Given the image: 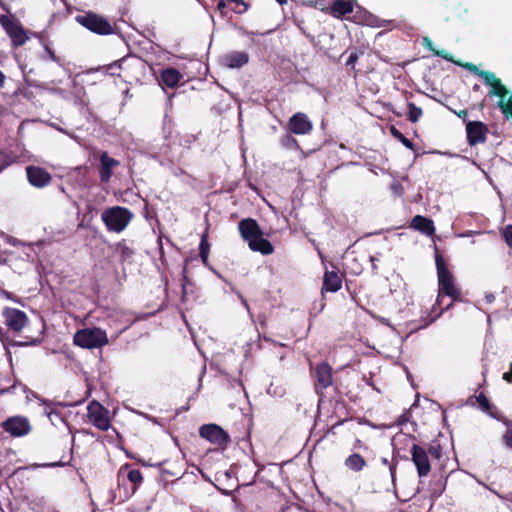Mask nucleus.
Here are the masks:
<instances>
[{
	"label": "nucleus",
	"mask_w": 512,
	"mask_h": 512,
	"mask_svg": "<svg viewBox=\"0 0 512 512\" xmlns=\"http://www.w3.org/2000/svg\"><path fill=\"white\" fill-rule=\"evenodd\" d=\"M435 265L437 270L438 287L439 292L436 299V303L432 308V312H436V306L439 307V312L435 315L431 313L427 314L419 320V324L416 321H411L408 324L409 333H416L419 330L428 327L430 324L436 321L444 310H448L454 302L463 300L461 289L455 284V278L452 272L449 270L448 265L442 256L438 252L435 246Z\"/></svg>",
	"instance_id": "1"
},
{
	"label": "nucleus",
	"mask_w": 512,
	"mask_h": 512,
	"mask_svg": "<svg viewBox=\"0 0 512 512\" xmlns=\"http://www.w3.org/2000/svg\"><path fill=\"white\" fill-rule=\"evenodd\" d=\"M238 230L241 238L247 242L252 251L263 255H270L274 252V246L263 237V231L255 219L244 218L240 220Z\"/></svg>",
	"instance_id": "2"
},
{
	"label": "nucleus",
	"mask_w": 512,
	"mask_h": 512,
	"mask_svg": "<svg viewBox=\"0 0 512 512\" xmlns=\"http://www.w3.org/2000/svg\"><path fill=\"white\" fill-rule=\"evenodd\" d=\"M309 365L314 391L320 399L326 397V390L329 388H333L336 392L339 391L334 379V369L328 362L322 361L313 365L310 361Z\"/></svg>",
	"instance_id": "3"
},
{
	"label": "nucleus",
	"mask_w": 512,
	"mask_h": 512,
	"mask_svg": "<svg viewBox=\"0 0 512 512\" xmlns=\"http://www.w3.org/2000/svg\"><path fill=\"white\" fill-rule=\"evenodd\" d=\"M117 65L119 70L117 77L121 78L123 82L129 85L140 82L145 76V61L138 56H125L118 60Z\"/></svg>",
	"instance_id": "4"
},
{
	"label": "nucleus",
	"mask_w": 512,
	"mask_h": 512,
	"mask_svg": "<svg viewBox=\"0 0 512 512\" xmlns=\"http://www.w3.org/2000/svg\"><path fill=\"white\" fill-rule=\"evenodd\" d=\"M75 21L88 31L100 36H108L115 33L114 26L106 17L90 10L77 14Z\"/></svg>",
	"instance_id": "5"
},
{
	"label": "nucleus",
	"mask_w": 512,
	"mask_h": 512,
	"mask_svg": "<svg viewBox=\"0 0 512 512\" xmlns=\"http://www.w3.org/2000/svg\"><path fill=\"white\" fill-rule=\"evenodd\" d=\"M133 217V213L128 208L122 206L106 208L101 214V219L107 230L115 233L124 231Z\"/></svg>",
	"instance_id": "6"
},
{
	"label": "nucleus",
	"mask_w": 512,
	"mask_h": 512,
	"mask_svg": "<svg viewBox=\"0 0 512 512\" xmlns=\"http://www.w3.org/2000/svg\"><path fill=\"white\" fill-rule=\"evenodd\" d=\"M326 11L337 19H347L356 23H361L362 15L366 13L356 0H334Z\"/></svg>",
	"instance_id": "7"
},
{
	"label": "nucleus",
	"mask_w": 512,
	"mask_h": 512,
	"mask_svg": "<svg viewBox=\"0 0 512 512\" xmlns=\"http://www.w3.org/2000/svg\"><path fill=\"white\" fill-rule=\"evenodd\" d=\"M73 341L75 345L86 349L100 348L108 344L106 332L97 327L78 330Z\"/></svg>",
	"instance_id": "8"
},
{
	"label": "nucleus",
	"mask_w": 512,
	"mask_h": 512,
	"mask_svg": "<svg viewBox=\"0 0 512 512\" xmlns=\"http://www.w3.org/2000/svg\"><path fill=\"white\" fill-rule=\"evenodd\" d=\"M0 24L11 39L13 47L23 46L28 40L27 32L18 19L1 15Z\"/></svg>",
	"instance_id": "9"
},
{
	"label": "nucleus",
	"mask_w": 512,
	"mask_h": 512,
	"mask_svg": "<svg viewBox=\"0 0 512 512\" xmlns=\"http://www.w3.org/2000/svg\"><path fill=\"white\" fill-rule=\"evenodd\" d=\"M199 435L222 450H224L231 441L229 434L222 427L214 423L202 425L199 428Z\"/></svg>",
	"instance_id": "10"
},
{
	"label": "nucleus",
	"mask_w": 512,
	"mask_h": 512,
	"mask_svg": "<svg viewBox=\"0 0 512 512\" xmlns=\"http://www.w3.org/2000/svg\"><path fill=\"white\" fill-rule=\"evenodd\" d=\"M1 428L5 433L13 438L24 437L32 430L29 419L21 415L8 417L1 423Z\"/></svg>",
	"instance_id": "11"
},
{
	"label": "nucleus",
	"mask_w": 512,
	"mask_h": 512,
	"mask_svg": "<svg viewBox=\"0 0 512 512\" xmlns=\"http://www.w3.org/2000/svg\"><path fill=\"white\" fill-rule=\"evenodd\" d=\"M87 417L89 422L101 431H107L111 427L109 410L97 401L88 404Z\"/></svg>",
	"instance_id": "12"
},
{
	"label": "nucleus",
	"mask_w": 512,
	"mask_h": 512,
	"mask_svg": "<svg viewBox=\"0 0 512 512\" xmlns=\"http://www.w3.org/2000/svg\"><path fill=\"white\" fill-rule=\"evenodd\" d=\"M2 316L5 325L14 333H20L29 322L26 313L16 308L5 307Z\"/></svg>",
	"instance_id": "13"
},
{
	"label": "nucleus",
	"mask_w": 512,
	"mask_h": 512,
	"mask_svg": "<svg viewBox=\"0 0 512 512\" xmlns=\"http://www.w3.org/2000/svg\"><path fill=\"white\" fill-rule=\"evenodd\" d=\"M120 165V161L111 157L107 151H101L99 154L98 176L101 185L110 183L115 168Z\"/></svg>",
	"instance_id": "14"
},
{
	"label": "nucleus",
	"mask_w": 512,
	"mask_h": 512,
	"mask_svg": "<svg viewBox=\"0 0 512 512\" xmlns=\"http://www.w3.org/2000/svg\"><path fill=\"white\" fill-rule=\"evenodd\" d=\"M410 453L411 460L416 467L418 476H428L431 472V464L427 450L418 444H413L410 449Z\"/></svg>",
	"instance_id": "15"
},
{
	"label": "nucleus",
	"mask_w": 512,
	"mask_h": 512,
	"mask_svg": "<svg viewBox=\"0 0 512 512\" xmlns=\"http://www.w3.org/2000/svg\"><path fill=\"white\" fill-rule=\"evenodd\" d=\"M488 126L481 121H467L466 139L470 146L484 144L487 141Z\"/></svg>",
	"instance_id": "16"
},
{
	"label": "nucleus",
	"mask_w": 512,
	"mask_h": 512,
	"mask_svg": "<svg viewBox=\"0 0 512 512\" xmlns=\"http://www.w3.org/2000/svg\"><path fill=\"white\" fill-rule=\"evenodd\" d=\"M127 480L131 483V494H134L143 483V475L137 468H132L128 463L122 465L117 473L118 485Z\"/></svg>",
	"instance_id": "17"
},
{
	"label": "nucleus",
	"mask_w": 512,
	"mask_h": 512,
	"mask_svg": "<svg viewBox=\"0 0 512 512\" xmlns=\"http://www.w3.org/2000/svg\"><path fill=\"white\" fill-rule=\"evenodd\" d=\"M313 129V123L305 113L297 112L289 118L288 130L292 134L306 135Z\"/></svg>",
	"instance_id": "18"
},
{
	"label": "nucleus",
	"mask_w": 512,
	"mask_h": 512,
	"mask_svg": "<svg viewBox=\"0 0 512 512\" xmlns=\"http://www.w3.org/2000/svg\"><path fill=\"white\" fill-rule=\"evenodd\" d=\"M333 270H326L323 276L321 294L325 292L335 293L342 288L344 274H340L338 267L331 263Z\"/></svg>",
	"instance_id": "19"
},
{
	"label": "nucleus",
	"mask_w": 512,
	"mask_h": 512,
	"mask_svg": "<svg viewBox=\"0 0 512 512\" xmlns=\"http://www.w3.org/2000/svg\"><path fill=\"white\" fill-rule=\"evenodd\" d=\"M26 174L29 183L36 188L46 187L52 181L51 174L45 168L39 166H27Z\"/></svg>",
	"instance_id": "20"
},
{
	"label": "nucleus",
	"mask_w": 512,
	"mask_h": 512,
	"mask_svg": "<svg viewBox=\"0 0 512 512\" xmlns=\"http://www.w3.org/2000/svg\"><path fill=\"white\" fill-rule=\"evenodd\" d=\"M483 81L486 85L492 88L489 93L490 95L498 97L499 101H505L509 91L500 78H497L496 75L490 71L488 73H483Z\"/></svg>",
	"instance_id": "21"
},
{
	"label": "nucleus",
	"mask_w": 512,
	"mask_h": 512,
	"mask_svg": "<svg viewBox=\"0 0 512 512\" xmlns=\"http://www.w3.org/2000/svg\"><path fill=\"white\" fill-rule=\"evenodd\" d=\"M249 55L244 51H233L223 56L222 62L228 68H240L247 64Z\"/></svg>",
	"instance_id": "22"
},
{
	"label": "nucleus",
	"mask_w": 512,
	"mask_h": 512,
	"mask_svg": "<svg viewBox=\"0 0 512 512\" xmlns=\"http://www.w3.org/2000/svg\"><path fill=\"white\" fill-rule=\"evenodd\" d=\"M410 227L427 236H433L435 234L434 222L422 215L414 216L411 220Z\"/></svg>",
	"instance_id": "23"
},
{
	"label": "nucleus",
	"mask_w": 512,
	"mask_h": 512,
	"mask_svg": "<svg viewBox=\"0 0 512 512\" xmlns=\"http://www.w3.org/2000/svg\"><path fill=\"white\" fill-rule=\"evenodd\" d=\"M115 252L118 254L119 263L122 266L126 263H132L135 251L127 245L124 239L115 244Z\"/></svg>",
	"instance_id": "24"
},
{
	"label": "nucleus",
	"mask_w": 512,
	"mask_h": 512,
	"mask_svg": "<svg viewBox=\"0 0 512 512\" xmlns=\"http://www.w3.org/2000/svg\"><path fill=\"white\" fill-rule=\"evenodd\" d=\"M160 78L164 85L175 88L182 79V74L175 68H165L161 71Z\"/></svg>",
	"instance_id": "25"
},
{
	"label": "nucleus",
	"mask_w": 512,
	"mask_h": 512,
	"mask_svg": "<svg viewBox=\"0 0 512 512\" xmlns=\"http://www.w3.org/2000/svg\"><path fill=\"white\" fill-rule=\"evenodd\" d=\"M344 464L349 470L359 472L366 466V460L359 453H353L345 459Z\"/></svg>",
	"instance_id": "26"
},
{
	"label": "nucleus",
	"mask_w": 512,
	"mask_h": 512,
	"mask_svg": "<svg viewBox=\"0 0 512 512\" xmlns=\"http://www.w3.org/2000/svg\"><path fill=\"white\" fill-rule=\"evenodd\" d=\"M160 469L162 479L168 481L171 477H179L180 469L176 470L175 467L167 460L157 464Z\"/></svg>",
	"instance_id": "27"
},
{
	"label": "nucleus",
	"mask_w": 512,
	"mask_h": 512,
	"mask_svg": "<svg viewBox=\"0 0 512 512\" xmlns=\"http://www.w3.org/2000/svg\"><path fill=\"white\" fill-rule=\"evenodd\" d=\"M445 487H446V480H444L442 477L432 480L430 482L429 488H428L431 498L432 499L439 498L445 491Z\"/></svg>",
	"instance_id": "28"
},
{
	"label": "nucleus",
	"mask_w": 512,
	"mask_h": 512,
	"mask_svg": "<svg viewBox=\"0 0 512 512\" xmlns=\"http://www.w3.org/2000/svg\"><path fill=\"white\" fill-rule=\"evenodd\" d=\"M210 252V243L208 241L207 234H203L201 236L200 244H199V256L201 258L202 263L207 266L208 265V256Z\"/></svg>",
	"instance_id": "29"
},
{
	"label": "nucleus",
	"mask_w": 512,
	"mask_h": 512,
	"mask_svg": "<svg viewBox=\"0 0 512 512\" xmlns=\"http://www.w3.org/2000/svg\"><path fill=\"white\" fill-rule=\"evenodd\" d=\"M424 46L429 49L435 56H439L449 62H454V59H453V56L446 52L445 50H436L434 47H433V43L432 41L428 38V37H425L424 38Z\"/></svg>",
	"instance_id": "30"
},
{
	"label": "nucleus",
	"mask_w": 512,
	"mask_h": 512,
	"mask_svg": "<svg viewBox=\"0 0 512 512\" xmlns=\"http://www.w3.org/2000/svg\"><path fill=\"white\" fill-rule=\"evenodd\" d=\"M497 106L505 118L512 120V94L507 100L498 101Z\"/></svg>",
	"instance_id": "31"
},
{
	"label": "nucleus",
	"mask_w": 512,
	"mask_h": 512,
	"mask_svg": "<svg viewBox=\"0 0 512 512\" xmlns=\"http://www.w3.org/2000/svg\"><path fill=\"white\" fill-rule=\"evenodd\" d=\"M408 120L412 123L417 122L423 115V111L420 107H417L413 102H408Z\"/></svg>",
	"instance_id": "32"
},
{
	"label": "nucleus",
	"mask_w": 512,
	"mask_h": 512,
	"mask_svg": "<svg viewBox=\"0 0 512 512\" xmlns=\"http://www.w3.org/2000/svg\"><path fill=\"white\" fill-rule=\"evenodd\" d=\"M44 50H45V55H42L41 56V59L42 60H51L53 62H55L56 64H58L59 66H63V60L56 55L55 51L47 44L45 43L44 45Z\"/></svg>",
	"instance_id": "33"
},
{
	"label": "nucleus",
	"mask_w": 512,
	"mask_h": 512,
	"mask_svg": "<svg viewBox=\"0 0 512 512\" xmlns=\"http://www.w3.org/2000/svg\"><path fill=\"white\" fill-rule=\"evenodd\" d=\"M390 134L395 139L400 141L405 147H407L409 149H413L414 144L412 143V141L409 140L408 138H406L395 126L390 127Z\"/></svg>",
	"instance_id": "34"
},
{
	"label": "nucleus",
	"mask_w": 512,
	"mask_h": 512,
	"mask_svg": "<svg viewBox=\"0 0 512 512\" xmlns=\"http://www.w3.org/2000/svg\"><path fill=\"white\" fill-rule=\"evenodd\" d=\"M426 450L428 452V455L431 456L433 459H441L443 449L438 441H432L431 443H429L428 448Z\"/></svg>",
	"instance_id": "35"
},
{
	"label": "nucleus",
	"mask_w": 512,
	"mask_h": 512,
	"mask_svg": "<svg viewBox=\"0 0 512 512\" xmlns=\"http://www.w3.org/2000/svg\"><path fill=\"white\" fill-rule=\"evenodd\" d=\"M473 398L483 412H490L492 405L483 392L479 393V395L474 396Z\"/></svg>",
	"instance_id": "36"
},
{
	"label": "nucleus",
	"mask_w": 512,
	"mask_h": 512,
	"mask_svg": "<svg viewBox=\"0 0 512 512\" xmlns=\"http://www.w3.org/2000/svg\"><path fill=\"white\" fill-rule=\"evenodd\" d=\"M281 144L287 149H298L299 148L298 141L291 134L283 135L281 138Z\"/></svg>",
	"instance_id": "37"
},
{
	"label": "nucleus",
	"mask_w": 512,
	"mask_h": 512,
	"mask_svg": "<svg viewBox=\"0 0 512 512\" xmlns=\"http://www.w3.org/2000/svg\"><path fill=\"white\" fill-rule=\"evenodd\" d=\"M190 283L189 277L187 275V265H185L183 269V276L181 280L182 286V294H181V302L185 303L187 301V285Z\"/></svg>",
	"instance_id": "38"
},
{
	"label": "nucleus",
	"mask_w": 512,
	"mask_h": 512,
	"mask_svg": "<svg viewBox=\"0 0 512 512\" xmlns=\"http://www.w3.org/2000/svg\"><path fill=\"white\" fill-rule=\"evenodd\" d=\"M12 156L6 151H0V172L12 164Z\"/></svg>",
	"instance_id": "39"
},
{
	"label": "nucleus",
	"mask_w": 512,
	"mask_h": 512,
	"mask_svg": "<svg viewBox=\"0 0 512 512\" xmlns=\"http://www.w3.org/2000/svg\"><path fill=\"white\" fill-rule=\"evenodd\" d=\"M453 63H456V61H454ZM458 65H460L459 62H457ZM462 67H464L465 69H467L468 71H470L471 73L481 77L483 79V73H488L489 71H484V70H480L475 64L473 63H465V64H461Z\"/></svg>",
	"instance_id": "40"
},
{
	"label": "nucleus",
	"mask_w": 512,
	"mask_h": 512,
	"mask_svg": "<svg viewBox=\"0 0 512 512\" xmlns=\"http://www.w3.org/2000/svg\"><path fill=\"white\" fill-rule=\"evenodd\" d=\"M363 54L362 51H357V50H353L349 57L347 58L346 60V67H350L351 69H355V65H356V62L358 61L359 59V56Z\"/></svg>",
	"instance_id": "41"
},
{
	"label": "nucleus",
	"mask_w": 512,
	"mask_h": 512,
	"mask_svg": "<svg viewBox=\"0 0 512 512\" xmlns=\"http://www.w3.org/2000/svg\"><path fill=\"white\" fill-rule=\"evenodd\" d=\"M118 60L117 61H114L108 65H104V66H101V67H98L97 69H91L89 72H92V71H101L103 74L105 75H109V71L111 70H118Z\"/></svg>",
	"instance_id": "42"
},
{
	"label": "nucleus",
	"mask_w": 512,
	"mask_h": 512,
	"mask_svg": "<svg viewBox=\"0 0 512 512\" xmlns=\"http://www.w3.org/2000/svg\"><path fill=\"white\" fill-rule=\"evenodd\" d=\"M502 236L508 247L512 248V224L507 225L502 230Z\"/></svg>",
	"instance_id": "43"
},
{
	"label": "nucleus",
	"mask_w": 512,
	"mask_h": 512,
	"mask_svg": "<svg viewBox=\"0 0 512 512\" xmlns=\"http://www.w3.org/2000/svg\"><path fill=\"white\" fill-rule=\"evenodd\" d=\"M382 462H383V464L388 465L392 481L394 482L395 481V476H396V469H397L398 461L392 460L391 462H389L386 458H383Z\"/></svg>",
	"instance_id": "44"
},
{
	"label": "nucleus",
	"mask_w": 512,
	"mask_h": 512,
	"mask_svg": "<svg viewBox=\"0 0 512 512\" xmlns=\"http://www.w3.org/2000/svg\"><path fill=\"white\" fill-rule=\"evenodd\" d=\"M227 1L229 3H235L237 6H242L241 9H238V10L234 9V12L239 13V14L246 12L250 6L244 0H227Z\"/></svg>",
	"instance_id": "45"
},
{
	"label": "nucleus",
	"mask_w": 512,
	"mask_h": 512,
	"mask_svg": "<svg viewBox=\"0 0 512 512\" xmlns=\"http://www.w3.org/2000/svg\"><path fill=\"white\" fill-rule=\"evenodd\" d=\"M40 342V338L39 337H29V336H26L25 337V341L23 342H19L17 343L18 346H28V345H36Z\"/></svg>",
	"instance_id": "46"
},
{
	"label": "nucleus",
	"mask_w": 512,
	"mask_h": 512,
	"mask_svg": "<svg viewBox=\"0 0 512 512\" xmlns=\"http://www.w3.org/2000/svg\"><path fill=\"white\" fill-rule=\"evenodd\" d=\"M503 443L506 447L512 449V429H508L503 435Z\"/></svg>",
	"instance_id": "47"
},
{
	"label": "nucleus",
	"mask_w": 512,
	"mask_h": 512,
	"mask_svg": "<svg viewBox=\"0 0 512 512\" xmlns=\"http://www.w3.org/2000/svg\"><path fill=\"white\" fill-rule=\"evenodd\" d=\"M227 3H229L227 0H219L217 3L216 10L221 14V16L226 15L225 8H226Z\"/></svg>",
	"instance_id": "48"
},
{
	"label": "nucleus",
	"mask_w": 512,
	"mask_h": 512,
	"mask_svg": "<svg viewBox=\"0 0 512 512\" xmlns=\"http://www.w3.org/2000/svg\"><path fill=\"white\" fill-rule=\"evenodd\" d=\"M452 112L454 114H456L460 119H462L465 123H467V121H469L467 119L468 118V111L466 109L460 110V111L452 110Z\"/></svg>",
	"instance_id": "49"
},
{
	"label": "nucleus",
	"mask_w": 512,
	"mask_h": 512,
	"mask_svg": "<svg viewBox=\"0 0 512 512\" xmlns=\"http://www.w3.org/2000/svg\"><path fill=\"white\" fill-rule=\"evenodd\" d=\"M502 379L508 383H512V363L509 365V371L503 373Z\"/></svg>",
	"instance_id": "50"
},
{
	"label": "nucleus",
	"mask_w": 512,
	"mask_h": 512,
	"mask_svg": "<svg viewBox=\"0 0 512 512\" xmlns=\"http://www.w3.org/2000/svg\"><path fill=\"white\" fill-rule=\"evenodd\" d=\"M144 217H145L146 219H151V218H152V215H151V213H150V210H149V208H148V205H147V204H146L145 209H144Z\"/></svg>",
	"instance_id": "51"
},
{
	"label": "nucleus",
	"mask_w": 512,
	"mask_h": 512,
	"mask_svg": "<svg viewBox=\"0 0 512 512\" xmlns=\"http://www.w3.org/2000/svg\"><path fill=\"white\" fill-rule=\"evenodd\" d=\"M5 75L4 73L0 70V88H2L4 86V83H5Z\"/></svg>",
	"instance_id": "52"
},
{
	"label": "nucleus",
	"mask_w": 512,
	"mask_h": 512,
	"mask_svg": "<svg viewBox=\"0 0 512 512\" xmlns=\"http://www.w3.org/2000/svg\"><path fill=\"white\" fill-rule=\"evenodd\" d=\"M362 272V267L360 265L357 266V268H352V273L355 275H358Z\"/></svg>",
	"instance_id": "53"
},
{
	"label": "nucleus",
	"mask_w": 512,
	"mask_h": 512,
	"mask_svg": "<svg viewBox=\"0 0 512 512\" xmlns=\"http://www.w3.org/2000/svg\"><path fill=\"white\" fill-rule=\"evenodd\" d=\"M119 73V70H111L109 71V76H116L117 77V74Z\"/></svg>",
	"instance_id": "54"
},
{
	"label": "nucleus",
	"mask_w": 512,
	"mask_h": 512,
	"mask_svg": "<svg viewBox=\"0 0 512 512\" xmlns=\"http://www.w3.org/2000/svg\"><path fill=\"white\" fill-rule=\"evenodd\" d=\"M390 111H391L394 115H396L397 117H401V116H402V113H401V112H397V111H395V110H393V109H390Z\"/></svg>",
	"instance_id": "55"
},
{
	"label": "nucleus",
	"mask_w": 512,
	"mask_h": 512,
	"mask_svg": "<svg viewBox=\"0 0 512 512\" xmlns=\"http://www.w3.org/2000/svg\"><path fill=\"white\" fill-rule=\"evenodd\" d=\"M143 466H154L153 464H150V463H146L145 461L143 460H138Z\"/></svg>",
	"instance_id": "56"
},
{
	"label": "nucleus",
	"mask_w": 512,
	"mask_h": 512,
	"mask_svg": "<svg viewBox=\"0 0 512 512\" xmlns=\"http://www.w3.org/2000/svg\"><path fill=\"white\" fill-rule=\"evenodd\" d=\"M3 294L7 297V298H11V293L10 292H7V291H4Z\"/></svg>",
	"instance_id": "57"
},
{
	"label": "nucleus",
	"mask_w": 512,
	"mask_h": 512,
	"mask_svg": "<svg viewBox=\"0 0 512 512\" xmlns=\"http://www.w3.org/2000/svg\"><path fill=\"white\" fill-rule=\"evenodd\" d=\"M479 89H480V86H479L478 84H475V85L473 86V90H474V91H478Z\"/></svg>",
	"instance_id": "58"
},
{
	"label": "nucleus",
	"mask_w": 512,
	"mask_h": 512,
	"mask_svg": "<svg viewBox=\"0 0 512 512\" xmlns=\"http://www.w3.org/2000/svg\"><path fill=\"white\" fill-rule=\"evenodd\" d=\"M280 5H283L287 2V0H276Z\"/></svg>",
	"instance_id": "59"
},
{
	"label": "nucleus",
	"mask_w": 512,
	"mask_h": 512,
	"mask_svg": "<svg viewBox=\"0 0 512 512\" xmlns=\"http://www.w3.org/2000/svg\"><path fill=\"white\" fill-rule=\"evenodd\" d=\"M7 391H8L7 389H0V395L5 394Z\"/></svg>",
	"instance_id": "60"
}]
</instances>
